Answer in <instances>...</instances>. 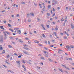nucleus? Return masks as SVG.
Wrapping results in <instances>:
<instances>
[{"instance_id": "f257e3e1", "label": "nucleus", "mask_w": 74, "mask_h": 74, "mask_svg": "<svg viewBox=\"0 0 74 74\" xmlns=\"http://www.w3.org/2000/svg\"><path fill=\"white\" fill-rule=\"evenodd\" d=\"M45 53V56L46 57H48V53L47 51H43Z\"/></svg>"}, {"instance_id": "f03ea898", "label": "nucleus", "mask_w": 74, "mask_h": 74, "mask_svg": "<svg viewBox=\"0 0 74 74\" xmlns=\"http://www.w3.org/2000/svg\"><path fill=\"white\" fill-rule=\"evenodd\" d=\"M66 48L68 50H69L70 51L71 50V47L69 45H68L66 47Z\"/></svg>"}, {"instance_id": "7ed1b4c3", "label": "nucleus", "mask_w": 74, "mask_h": 74, "mask_svg": "<svg viewBox=\"0 0 74 74\" xmlns=\"http://www.w3.org/2000/svg\"><path fill=\"white\" fill-rule=\"evenodd\" d=\"M52 3H54L55 2V3H52V5H55L56 4L57 1H55V0H52Z\"/></svg>"}, {"instance_id": "20e7f679", "label": "nucleus", "mask_w": 74, "mask_h": 74, "mask_svg": "<svg viewBox=\"0 0 74 74\" xmlns=\"http://www.w3.org/2000/svg\"><path fill=\"white\" fill-rule=\"evenodd\" d=\"M0 42L1 43L3 42V37H1L0 39Z\"/></svg>"}, {"instance_id": "39448f33", "label": "nucleus", "mask_w": 74, "mask_h": 74, "mask_svg": "<svg viewBox=\"0 0 74 74\" xmlns=\"http://www.w3.org/2000/svg\"><path fill=\"white\" fill-rule=\"evenodd\" d=\"M16 63L18 64V65H20L21 64V62H20V60L16 61Z\"/></svg>"}, {"instance_id": "423d86ee", "label": "nucleus", "mask_w": 74, "mask_h": 74, "mask_svg": "<svg viewBox=\"0 0 74 74\" xmlns=\"http://www.w3.org/2000/svg\"><path fill=\"white\" fill-rule=\"evenodd\" d=\"M3 33H4V34H6V33H7V34H8V35H11V34H10V33H9L7 31H5V32H3Z\"/></svg>"}, {"instance_id": "0eeeda50", "label": "nucleus", "mask_w": 74, "mask_h": 74, "mask_svg": "<svg viewBox=\"0 0 74 74\" xmlns=\"http://www.w3.org/2000/svg\"><path fill=\"white\" fill-rule=\"evenodd\" d=\"M23 52L24 53H25V54H26V55H28V54H29V53L27 52L25 50L23 51Z\"/></svg>"}, {"instance_id": "6e6552de", "label": "nucleus", "mask_w": 74, "mask_h": 74, "mask_svg": "<svg viewBox=\"0 0 74 74\" xmlns=\"http://www.w3.org/2000/svg\"><path fill=\"white\" fill-rule=\"evenodd\" d=\"M4 36L5 37L4 38V39L6 40L7 39V35L6 34H4Z\"/></svg>"}, {"instance_id": "1a4fd4ad", "label": "nucleus", "mask_w": 74, "mask_h": 74, "mask_svg": "<svg viewBox=\"0 0 74 74\" xmlns=\"http://www.w3.org/2000/svg\"><path fill=\"white\" fill-rule=\"evenodd\" d=\"M3 47H2V45H0V51H1V50H3Z\"/></svg>"}, {"instance_id": "9d476101", "label": "nucleus", "mask_w": 74, "mask_h": 74, "mask_svg": "<svg viewBox=\"0 0 74 74\" xmlns=\"http://www.w3.org/2000/svg\"><path fill=\"white\" fill-rule=\"evenodd\" d=\"M71 28H72V29H74V25H73V24L72 23L71 24Z\"/></svg>"}, {"instance_id": "9b49d317", "label": "nucleus", "mask_w": 74, "mask_h": 74, "mask_svg": "<svg viewBox=\"0 0 74 74\" xmlns=\"http://www.w3.org/2000/svg\"><path fill=\"white\" fill-rule=\"evenodd\" d=\"M0 27L1 29H2L3 30H5V29L3 28L4 27L2 26H0Z\"/></svg>"}, {"instance_id": "f8f14e48", "label": "nucleus", "mask_w": 74, "mask_h": 74, "mask_svg": "<svg viewBox=\"0 0 74 74\" xmlns=\"http://www.w3.org/2000/svg\"><path fill=\"white\" fill-rule=\"evenodd\" d=\"M41 26H42V27L44 30H45V27H44V25H43V24H42Z\"/></svg>"}, {"instance_id": "ddd939ff", "label": "nucleus", "mask_w": 74, "mask_h": 74, "mask_svg": "<svg viewBox=\"0 0 74 74\" xmlns=\"http://www.w3.org/2000/svg\"><path fill=\"white\" fill-rule=\"evenodd\" d=\"M22 67H23V68L25 69L24 71H26V68L25 67L24 65H23L22 66Z\"/></svg>"}, {"instance_id": "4468645a", "label": "nucleus", "mask_w": 74, "mask_h": 74, "mask_svg": "<svg viewBox=\"0 0 74 74\" xmlns=\"http://www.w3.org/2000/svg\"><path fill=\"white\" fill-rule=\"evenodd\" d=\"M23 48H24V49H26V50H27L28 51H29V48H25V47H24Z\"/></svg>"}, {"instance_id": "2eb2a0df", "label": "nucleus", "mask_w": 74, "mask_h": 74, "mask_svg": "<svg viewBox=\"0 0 74 74\" xmlns=\"http://www.w3.org/2000/svg\"><path fill=\"white\" fill-rule=\"evenodd\" d=\"M17 33H19V34H21V30H18L17 31Z\"/></svg>"}, {"instance_id": "dca6fc26", "label": "nucleus", "mask_w": 74, "mask_h": 74, "mask_svg": "<svg viewBox=\"0 0 74 74\" xmlns=\"http://www.w3.org/2000/svg\"><path fill=\"white\" fill-rule=\"evenodd\" d=\"M7 60H6V61H5V63H7L8 64H10V63L7 62Z\"/></svg>"}, {"instance_id": "f3484780", "label": "nucleus", "mask_w": 74, "mask_h": 74, "mask_svg": "<svg viewBox=\"0 0 74 74\" xmlns=\"http://www.w3.org/2000/svg\"><path fill=\"white\" fill-rule=\"evenodd\" d=\"M58 70H59V71H61V72H63V70H62V69H60V68H59Z\"/></svg>"}, {"instance_id": "a211bd4d", "label": "nucleus", "mask_w": 74, "mask_h": 74, "mask_svg": "<svg viewBox=\"0 0 74 74\" xmlns=\"http://www.w3.org/2000/svg\"><path fill=\"white\" fill-rule=\"evenodd\" d=\"M51 6L50 5H48V7H47V8L49 9V8H51Z\"/></svg>"}, {"instance_id": "6ab92c4d", "label": "nucleus", "mask_w": 74, "mask_h": 74, "mask_svg": "<svg viewBox=\"0 0 74 74\" xmlns=\"http://www.w3.org/2000/svg\"><path fill=\"white\" fill-rule=\"evenodd\" d=\"M9 30H10V31H11V32H14V31H13V30L11 29H9Z\"/></svg>"}, {"instance_id": "aec40b11", "label": "nucleus", "mask_w": 74, "mask_h": 74, "mask_svg": "<svg viewBox=\"0 0 74 74\" xmlns=\"http://www.w3.org/2000/svg\"><path fill=\"white\" fill-rule=\"evenodd\" d=\"M8 47L10 48H12V47L11 45H8Z\"/></svg>"}, {"instance_id": "412c9836", "label": "nucleus", "mask_w": 74, "mask_h": 74, "mask_svg": "<svg viewBox=\"0 0 74 74\" xmlns=\"http://www.w3.org/2000/svg\"><path fill=\"white\" fill-rule=\"evenodd\" d=\"M41 59H42V60H45V58L43 57H42L41 58Z\"/></svg>"}, {"instance_id": "4be33fe9", "label": "nucleus", "mask_w": 74, "mask_h": 74, "mask_svg": "<svg viewBox=\"0 0 74 74\" xmlns=\"http://www.w3.org/2000/svg\"><path fill=\"white\" fill-rule=\"evenodd\" d=\"M65 67L66 69H67L68 70H70V68H68L66 66H65Z\"/></svg>"}, {"instance_id": "5701e85b", "label": "nucleus", "mask_w": 74, "mask_h": 74, "mask_svg": "<svg viewBox=\"0 0 74 74\" xmlns=\"http://www.w3.org/2000/svg\"><path fill=\"white\" fill-rule=\"evenodd\" d=\"M48 60L49 61H50V62H53V61H52V60L50 58L48 59Z\"/></svg>"}, {"instance_id": "b1692460", "label": "nucleus", "mask_w": 74, "mask_h": 74, "mask_svg": "<svg viewBox=\"0 0 74 74\" xmlns=\"http://www.w3.org/2000/svg\"><path fill=\"white\" fill-rule=\"evenodd\" d=\"M8 26L9 27H11V26H12L9 23L8 24Z\"/></svg>"}, {"instance_id": "393cba45", "label": "nucleus", "mask_w": 74, "mask_h": 74, "mask_svg": "<svg viewBox=\"0 0 74 74\" xmlns=\"http://www.w3.org/2000/svg\"><path fill=\"white\" fill-rule=\"evenodd\" d=\"M64 39H65V40H67V38L66 36H64Z\"/></svg>"}, {"instance_id": "a878e982", "label": "nucleus", "mask_w": 74, "mask_h": 74, "mask_svg": "<svg viewBox=\"0 0 74 74\" xmlns=\"http://www.w3.org/2000/svg\"><path fill=\"white\" fill-rule=\"evenodd\" d=\"M3 66H4V67H5V68H7V67H8L7 66H5V65H3Z\"/></svg>"}, {"instance_id": "bb28decb", "label": "nucleus", "mask_w": 74, "mask_h": 74, "mask_svg": "<svg viewBox=\"0 0 74 74\" xmlns=\"http://www.w3.org/2000/svg\"><path fill=\"white\" fill-rule=\"evenodd\" d=\"M44 48L45 49H46V50H48V49L46 47H44Z\"/></svg>"}, {"instance_id": "cd10ccee", "label": "nucleus", "mask_w": 74, "mask_h": 74, "mask_svg": "<svg viewBox=\"0 0 74 74\" xmlns=\"http://www.w3.org/2000/svg\"><path fill=\"white\" fill-rule=\"evenodd\" d=\"M19 41V42H23V41H22L21 40L19 39L18 40Z\"/></svg>"}, {"instance_id": "c85d7f7f", "label": "nucleus", "mask_w": 74, "mask_h": 74, "mask_svg": "<svg viewBox=\"0 0 74 74\" xmlns=\"http://www.w3.org/2000/svg\"><path fill=\"white\" fill-rule=\"evenodd\" d=\"M10 72L11 73H12V74H14V72L12 71H10Z\"/></svg>"}, {"instance_id": "c756f323", "label": "nucleus", "mask_w": 74, "mask_h": 74, "mask_svg": "<svg viewBox=\"0 0 74 74\" xmlns=\"http://www.w3.org/2000/svg\"><path fill=\"white\" fill-rule=\"evenodd\" d=\"M22 62L23 63H25V61H24V60H22Z\"/></svg>"}, {"instance_id": "7c9ffc66", "label": "nucleus", "mask_w": 74, "mask_h": 74, "mask_svg": "<svg viewBox=\"0 0 74 74\" xmlns=\"http://www.w3.org/2000/svg\"><path fill=\"white\" fill-rule=\"evenodd\" d=\"M16 17H19V14H17L16 15Z\"/></svg>"}, {"instance_id": "2f4dec72", "label": "nucleus", "mask_w": 74, "mask_h": 74, "mask_svg": "<svg viewBox=\"0 0 74 74\" xmlns=\"http://www.w3.org/2000/svg\"><path fill=\"white\" fill-rule=\"evenodd\" d=\"M10 39H11V40H12L14 38L12 37H10Z\"/></svg>"}, {"instance_id": "473e14b6", "label": "nucleus", "mask_w": 74, "mask_h": 74, "mask_svg": "<svg viewBox=\"0 0 74 74\" xmlns=\"http://www.w3.org/2000/svg\"><path fill=\"white\" fill-rule=\"evenodd\" d=\"M43 9H44V10H45V6L43 5Z\"/></svg>"}, {"instance_id": "72a5a7b5", "label": "nucleus", "mask_w": 74, "mask_h": 74, "mask_svg": "<svg viewBox=\"0 0 74 74\" xmlns=\"http://www.w3.org/2000/svg\"><path fill=\"white\" fill-rule=\"evenodd\" d=\"M54 34L55 36H56V32H54L53 33Z\"/></svg>"}, {"instance_id": "f704fd0d", "label": "nucleus", "mask_w": 74, "mask_h": 74, "mask_svg": "<svg viewBox=\"0 0 74 74\" xmlns=\"http://www.w3.org/2000/svg\"><path fill=\"white\" fill-rule=\"evenodd\" d=\"M71 48H74V46L73 45H72L71 46Z\"/></svg>"}, {"instance_id": "c9c22d12", "label": "nucleus", "mask_w": 74, "mask_h": 74, "mask_svg": "<svg viewBox=\"0 0 74 74\" xmlns=\"http://www.w3.org/2000/svg\"><path fill=\"white\" fill-rule=\"evenodd\" d=\"M7 58H9L10 57V55H8L7 56Z\"/></svg>"}, {"instance_id": "e433bc0d", "label": "nucleus", "mask_w": 74, "mask_h": 74, "mask_svg": "<svg viewBox=\"0 0 74 74\" xmlns=\"http://www.w3.org/2000/svg\"><path fill=\"white\" fill-rule=\"evenodd\" d=\"M28 22H31V20L30 19H29L28 20Z\"/></svg>"}, {"instance_id": "4c0bfd02", "label": "nucleus", "mask_w": 74, "mask_h": 74, "mask_svg": "<svg viewBox=\"0 0 74 74\" xmlns=\"http://www.w3.org/2000/svg\"><path fill=\"white\" fill-rule=\"evenodd\" d=\"M47 15L48 16H49L50 15V14H49V13H47Z\"/></svg>"}, {"instance_id": "58836bf2", "label": "nucleus", "mask_w": 74, "mask_h": 74, "mask_svg": "<svg viewBox=\"0 0 74 74\" xmlns=\"http://www.w3.org/2000/svg\"><path fill=\"white\" fill-rule=\"evenodd\" d=\"M27 63H28L29 64H32V63H30V62H27Z\"/></svg>"}, {"instance_id": "ea45409f", "label": "nucleus", "mask_w": 74, "mask_h": 74, "mask_svg": "<svg viewBox=\"0 0 74 74\" xmlns=\"http://www.w3.org/2000/svg\"><path fill=\"white\" fill-rule=\"evenodd\" d=\"M10 55L11 56H13V55H12V53H10Z\"/></svg>"}, {"instance_id": "a19ab883", "label": "nucleus", "mask_w": 74, "mask_h": 74, "mask_svg": "<svg viewBox=\"0 0 74 74\" xmlns=\"http://www.w3.org/2000/svg\"><path fill=\"white\" fill-rule=\"evenodd\" d=\"M18 58H21V56L20 55V56H18Z\"/></svg>"}, {"instance_id": "79ce46f5", "label": "nucleus", "mask_w": 74, "mask_h": 74, "mask_svg": "<svg viewBox=\"0 0 74 74\" xmlns=\"http://www.w3.org/2000/svg\"><path fill=\"white\" fill-rule=\"evenodd\" d=\"M5 52V50H3L2 53H4Z\"/></svg>"}, {"instance_id": "37998d69", "label": "nucleus", "mask_w": 74, "mask_h": 74, "mask_svg": "<svg viewBox=\"0 0 74 74\" xmlns=\"http://www.w3.org/2000/svg\"><path fill=\"white\" fill-rule=\"evenodd\" d=\"M38 45L39 46H41L42 47V46L41 45V44H39Z\"/></svg>"}, {"instance_id": "c03bdc74", "label": "nucleus", "mask_w": 74, "mask_h": 74, "mask_svg": "<svg viewBox=\"0 0 74 74\" xmlns=\"http://www.w3.org/2000/svg\"><path fill=\"white\" fill-rule=\"evenodd\" d=\"M55 30H58V28H56Z\"/></svg>"}, {"instance_id": "a18cd8bd", "label": "nucleus", "mask_w": 74, "mask_h": 74, "mask_svg": "<svg viewBox=\"0 0 74 74\" xmlns=\"http://www.w3.org/2000/svg\"><path fill=\"white\" fill-rule=\"evenodd\" d=\"M21 3L23 4H25V3L24 2H21Z\"/></svg>"}, {"instance_id": "49530a36", "label": "nucleus", "mask_w": 74, "mask_h": 74, "mask_svg": "<svg viewBox=\"0 0 74 74\" xmlns=\"http://www.w3.org/2000/svg\"><path fill=\"white\" fill-rule=\"evenodd\" d=\"M47 27H48V28H49V26L48 25H47Z\"/></svg>"}, {"instance_id": "de8ad7c7", "label": "nucleus", "mask_w": 74, "mask_h": 74, "mask_svg": "<svg viewBox=\"0 0 74 74\" xmlns=\"http://www.w3.org/2000/svg\"><path fill=\"white\" fill-rule=\"evenodd\" d=\"M7 71H8V72H10L11 70H7Z\"/></svg>"}, {"instance_id": "09e8293b", "label": "nucleus", "mask_w": 74, "mask_h": 74, "mask_svg": "<svg viewBox=\"0 0 74 74\" xmlns=\"http://www.w3.org/2000/svg\"><path fill=\"white\" fill-rule=\"evenodd\" d=\"M61 21H64V19L63 18H62L61 20Z\"/></svg>"}, {"instance_id": "8fccbe9b", "label": "nucleus", "mask_w": 74, "mask_h": 74, "mask_svg": "<svg viewBox=\"0 0 74 74\" xmlns=\"http://www.w3.org/2000/svg\"><path fill=\"white\" fill-rule=\"evenodd\" d=\"M43 37H45V35L44 34H43Z\"/></svg>"}, {"instance_id": "3c124183", "label": "nucleus", "mask_w": 74, "mask_h": 74, "mask_svg": "<svg viewBox=\"0 0 74 74\" xmlns=\"http://www.w3.org/2000/svg\"><path fill=\"white\" fill-rule=\"evenodd\" d=\"M14 55H16V56H18V55H17V54L16 53H14Z\"/></svg>"}, {"instance_id": "603ef678", "label": "nucleus", "mask_w": 74, "mask_h": 74, "mask_svg": "<svg viewBox=\"0 0 74 74\" xmlns=\"http://www.w3.org/2000/svg\"><path fill=\"white\" fill-rule=\"evenodd\" d=\"M34 5H35V6H36H36H37V4H36V3H34Z\"/></svg>"}, {"instance_id": "864d4df0", "label": "nucleus", "mask_w": 74, "mask_h": 74, "mask_svg": "<svg viewBox=\"0 0 74 74\" xmlns=\"http://www.w3.org/2000/svg\"><path fill=\"white\" fill-rule=\"evenodd\" d=\"M25 40H29V38H26Z\"/></svg>"}, {"instance_id": "5fc2aeb1", "label": "nucleus", "mask_w": 74, "mask_h": 74, "mask_svg": "<svg viewBox=\"0 0 74 74\" xmlns=\"http://www.w3.org/2000/svg\"><path fill=\"white\" fill-rule=\"evenodd\" d=\"M65 19H67V16H65Z\"/></svg>"}, {"instance_id": "6e6d98bb", "label": "nucleus", "mask_w": 74, "mask_h": 74, "mask_svg": "<svg viewBox=\"0 0 74 74\" xmlns=\"http://www.w3.org/2000/svg\"><path fill=\"white\" fill-rule=\"evenodd\" d=\"M38 20L39 21H41V20H40V18H38Z\"/></svg>"}, {"instance_id": "4d7b16f0", "label": "nucleus", "mask_w": 74, "mask_h": 74, "mask_svg": "<svg viewBox=\"0 0 74 74\" xmlns=\"http://www.w3.org/2000/svg\"><path fill=\"white\" fill-rule=\"evenodd\" d=\"M64 71V72H65V73H68V72L67 71Z\"/></svg>"}, {"instance_id": "13d9d810", "label": "nucleus", "mask_w": 74, "mask_h": 74, "mask_svg": "<svg viewBox=\"0 0 74 74\" xmlns=\"http://www.w3.org/2000/svg\"><path fill=\"white\" fill-rule=\"evenodd\" d=\"M18 28H15L14 30H18Z\"/></svg>"}, {"instance_id": "bf43d9fd", "label": "nucleus", "mask_w": 74, "mask_h": 74, "mask_svg": "<svg viewBox=\"0 0 74 74\" xmlns=\"http://www.w3.org/2000/svg\"><path fill=\"white\" fill-rule=\"evenodd\" d=\"M29 34H30L31 35H32V32H30L29 33Z\"/></svg>"}, {"instance_id": "052dcab7", "label": "nucleus", "mask_w": 74, "mask_h": 74, "mask_svg": "<svg viewBox=\"0 0 74 74\" xmlns=\"http://www.w3.org/2000/svg\"><path fill=\"white\" fill-rule=\"evenodd\" d=\"M66 35L67 36H68V37H69V34H66Z\"/></svg>"}, {"instance_id": "680f3d73", "label": "nucleus", "mask_w": 74, "mask_h": 74, "mask_svg": "<svg viewBox=\"0 0 74 74\" xmlns=\"http://www.w3.org/2000/svg\"><path fill=\"white\" fill-rule=\"evenodd\" d=\"M10 59L11 60H12V57H10Z\"/></svg>"}, {"instance_id": "e2e57ef3", "label": "nucleus", "mask_w": 74, "mask_h": 74, "mask_svg": "<svg viewBox=\"0 0 74 74\" xmlns=\"http://www.w3.org/2000/svg\"><path fill=\"white\" fill-rule=\"evenodd\" d=\"M5 12V10H3L2 11V12Z\"/></svg>"}, {"instance_id": "0e129e2a", "label": "nucleus", "mask_w": 74, "mask_h": 74, "mask_svg": "<svg viewBox=\"0 0 74 74\" xmlns=\"http://www.w3.org/2000/svg\"><path fill=\"white\" fill-rule=\"evenodd\" d=\"M62 45H63V44H62V43H61L60 44V46H62Z\"/></svg>"}, {"instance_id": "69168bd1", "label": "nucleus", "mask_w": 74, "mask_h": 74, "mask_svg": "<svg viewBox=\"0 0 74 74\" xmlns=\"http://www.w3.org/2000/svg\"><path fill=\"white\" fill-rule=\"evenodd\" d=\"M32 15L33 16H34V13H32Z\"/></svg>"}, {"instance_id": "338daca9", "label": "nucleus", "mask_w": 74, "mask_h": 74, "mask_svg": "<svg viewBox=\"0 0 74 74\" xmlns=\"http://www.w3.org/2000/svg\"><path fill=\"white\" fill-rule=\"evenodd\" d=\"M61 58L62 59H63V56H61Z\"/></svg>"}, {"instance_id": "774afa93", "label": "nucleus", "mask_w": 74, "mask_h": 74, "mask_svg": "<svg viewBox=\"0 0 74 74\" xmlns=\"http://www.w3.org/2000/svg\"><path fill=\"white\" fill-rule=\"evenodd\" d=\"M53 11H55V9L54 8H53Z\"/></svg>"}]
</instances>
